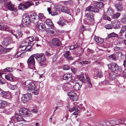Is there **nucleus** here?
I'll return each mask as SVG.
<instances>
[{"label":"nucleus","mask_w":126,"mask_h":126,"mask_svg":"<svg viewBox=\"0 0 126 126\" xmlns=\"http://www.w3.org/2000/svg\"><path fill=\"white\" fill-rule=\"evenodd\" d=\"M7 2V0H0V3L2 5H5Z\"/></svg>","instance_id":"50"},{"label":"nucleus","mask_w":126,"mask_h":126,"mask_svg":"<svg viewBox=\"0 0 126 126\" xmlns=\"http://www.w3.org/2000/svg\"><path fill=\"white\" fill-rule=\"evenodd\" d=\"M86 11H91L94 13L97 12L99 11L98 9L95 6L93 7L90 6L86 9Z\"/></svg>","instance_id":"20"},{"label":"nucleus","mask_w":126,"mask_h":126,"mask_svg":"<svg viewBox=\"0 0 126 126\" xmlns=\"http://www.w3.org/2000/svg\"><path fill=\"white\" fill-rule=\"evenodd\" d=\"M115 6L118 11H121L123 9V6L120 3H116L115 5Z\"/></svg>","instance_id":"27"},{"label":"nucleus","mask_w":126,"mask_h":126,"mask_svg":"<svg viewBox=\"0 0 126 126\" xmlns=\"http://www.w3.org/2000/svg\"><path fill=\"white\" fill-rule=\"evenodd\" d=\"M64 56L68 60H72V58L71 55L69 54V52L67 51L64 54Z\"/></svg>","instance_id":"33"},{"label":"nucleus","mask_w":126,"mask_h":126,"mask_svg":"<svg viewBox=\"0 0 126 126\" xmlns=\"http://www.w3.org/2000/svg\"><path fill=\"white\" fill-rule=\"evenodd\" d=\"M57 23L59 25L62 27L63 26L65 25L63 21L61 20H60L57 22Z\"/></svg>","instance_id":"43"},{"label":"nucleus","mask_w":126,"mask_h":126,"mask_svg":"<svg viewBox=\"0 0 126 126\" xmlns=\"http://www.w3.org/2000/svg\"><path fill=\"white\" fill-rule=\"evenodd\" d=\"M103 18L104 19L107 20L109 21H110L111 19L109 16L105 14L103 16Z\"/></svg>","instance_id":"48"},{"label":"nucleus","mask_w":126,"mask_h":126,"mask_svg":"<svg viewBox=\"0 0 126 126\" xmlns=\"http://www.w3.org/2000/svg\"><path fill=\"white\" fill-rule=\"evenodd\" d=\"M12 40V37H8L3 40L2 42V44L4 46H7L11 43Z\"/></svg>","instance_id":"17"},{"label":"nucleus","mask_w":126,"mask_h":126,"mask_svg":"<svg viewBox=\"0 0 126 126\" xmlns=\"http://www.w3.org/2000/svg\"><path fill=\"white\" fill-rule=\"evenodd\" d=\"M110 123L111 125H113L116 124V121H115L113 120H112L110 121Z\"/></svg>","instance_id":"63"},{"label":"nucleus","mask_w":126,"mask_h":126,"mask_svg":"<svg viewBox=\"0 0 126 126\" xmlns=\"http://www.w3.org/2000/svg\"><path fill=\"white\" fill-rule=\"evenodd\" d=\"M92 4H93L94 6H95L98 9H101L103 7V3L102 2H98L96 1H94L92 3Z\"/></svg>","instance_id":"22"},{"label":"nucleus","mask_w":126,"mask_h":126,"mask_svg":"<svg viewBox=\"0 0 126 126\" xmlns=\"http://www.w3.org/2000/svg\"><path fill=\"white\" fill-rule=\"evenodd\" d=\"M17 111L19 112V114L23 116L27 117L31 116L32 115L30 111L23 108H20Z\"/></svg>","instance_id":"4"},{"label":"nucleus","mask_w":126,"mask_h":126,"mask_svg":"<svg viewBox=\"0 0 126 126\" xmlns=\"http://www.w3.org/2000/svg\"><path fill=\"white\" fill-rule=\"evenodd\" d=\"M6 7L10 10L12 11L16 12V9L14 8V6L10 2H7L5 5Z\"/></svg>","instance_id":"18"},{"label":"nucleus","mask_w":126,"mask_h":126,"mask_svg":"<svg viewBox=\"0 0 126 126\" xmlns=\"http://www.w3.org/2000/svg\"><path fill=\"white\" fill-rule=\"evenodd\" d=\"M125 59L124 61V63L123 64V65H124L125 67V65H126V54L125 55Z\"/></svg>","instance_id":"64"},{"label":"nucleus","mask_w":126,"mask_h":126,"mask_svg":"<svg viewBox=\"0 0 126 126\" xmlns=\"http://www.w3.org/2000/svg\"><path fill=\"white\" fill-rule=\"evenodd\" d=\"M0 30L2 31H6L10 32L13 35L15 36L16 38H18L17 36L15 34H14L15 32V31L12 30L6 25L3 23H0Z\"/></svg>","instance_id":"3"},{"label":"nucleus","mask_w":126,"mask_h":126,"mask_svg":"<svg viewBox=\"0 0 126 126\" xmlns=\"http://www.w3.org/2000/svg\"><path fill=\"white\" fill-rule=\"evenodd\" d=\"M120 15V14L119 13H116L115 14H113L111 16L112 18L115 19L118 18Z\"/></svg>","instance_id":"40"},{"label":"nucleus","mask_w":126,"mask_h":126,"mask_svg":"<svg viewBox=\"0 0 126 126\" xmlns=\"http://www.w3.org/2000/svg\"><path fill=\"white\" fill-rule=\"evenodd\" d=\"M61 10L62 12H65L67 13H69V10L66 7H62L61 8Z\"/></svg>","instance_id":"39"},{"label":"nucleus","mask_w":126,"mask_h":126,"mask_svg":"<svg viewBox=\"0 0 126 126\" xmlns=\"http://www.w3.org/2000/svg\"><path fill=\"white\" fill-rule=\"evenodd\" d=\"M108 66L109 68L112 70L113 71H117L118 70H119V71H120L121 70L120 68L119 69V66L115 63H113L111 64H109Z\"/></svg>","instance_id":"11"},{"label":"nucleus","mask_w":126,"mask_h":126,"mask_svg":"<svg viewBox=\"0 0 126 126\" xmlns=\"http://www.w3.org/2000/svg\"><path fill=\"white\" fill-rule=\"evenodd\" d=\"M70 68V67L69 65H66L64 66L63 70H67L69 69Z\"/></svg>","instance_id":"51"},{"label":"nucleus","mask_w":126,"mask_h":126,"mask_svg":"<svg viewBox=\"0 0 126 126\" xmlns=\"http://www.w3.org/2000/svg\"><path fill=\"white\" fill-rule=\"evenodd\" d=\"M89 63V62L88 61H82L80 62L79 63L82 64H88Z\"/></svg>","instance_id":"56"},{"label":"nucleus","mask_w":126,"mask_h":126,"mask_svg":"<svg viewBox=\"0 0 126 126\" xmlns=\"http://www.w3.org/2000/svg\"><path fill=\"white\" fill-rule=\"evenodd\" d=\"M35 26L37 28H38L39 29L41 30L42 31H44L46 27L45 24L43 23H40L39 25H38V24L36 26L35 25Z\"/></svg>","instance_id":"25"},{"label":"nucleus","mask_w":126,"mask_h":126,"mask_svg":"<svg viewBox=\"0 0 126 126\" xmlns=\"http://www.w3.org/2000/svg\"><path fill=\"white\" fill-rule=\"evenodd\" d=\"M72 75L70 73H67L65 74L63 76V78L64 79L70 81L72 79Z\"/></svg>","instance_id":"23"},{"label":"nucleus","mask_w":126,"mask_h":126,"mask_svg":"<svg viewBox=\"0 0 126 126\" xmlns=\"http://www.w3.org/2000/svg\"><path fill=\"white\" fill-rule=\"evenodd\" d=\"M17 32V34L18 36L17 35H16H16H17L18 38H16V39H18V37H21L22 35V32L21 31H20L19 30H17L16 31ZM16 35V34H15Z\"/></svg>","instance_id":"44"},{"label":"nucleus","mask_w":126,"mask_h":126,"mask_svg":"<svg viewBox=\"0 0 126 126\" xmlns=\"http://www.w3.org/2000/svg\"><path fill=\"white\" fill-rule=\"evenodd\" d=\"M4 70L5 72H10L13 71V69L11 67H7L4 69Z\"/></svg>","instance_id":"46"},{"label":"nucleus","mask_w":126,"mask_h":126,"mask_svg":"<svg viewBox=\"0 0 126 126\" xmlns=\"http://www.w3.org/2000/svg\"><path fill=\"white\" fill-rule=\"evenodd\" d=\"M105 28L107 29H111L112 28V26L111 24H107L105 26Z\"/></svg>","instance_id":"47"},{"label":"nucleus","mask_w":126,"mask_h":126,"mask_svg":"<svg viewBox=\"0 0 126 126\" xmlns=\"http://www.w3.org/2000/svg\"><path fill=\"white\" fill-rule=\"evenodd\" d=\"M78 79L82 82H84L85 80L83 74H82L79 76L78 77Z\"/></svg>","instance_id":"38"},{"label":"nucleus","mask_w":126,"mask_h":126,"mask_svg":"<svg viewBox=\"0 0 126 126\" xmlns=\"http://www.w3.org/2000/svg\"><path fill=\"white\" fill-rule=\"evenodd\" d=\"M9 87L10 89L12 90H15L16 89L17 86L16 85H12L10 84Z\"/></svg>","instance_id":"45"},{"label":"nucleus","mask_w":126,"mask_h":126,"mask_svg":"<svg viewBox=\"0 0 126 126\" xmlns=\"http://www.w3.org/2000/svg\"><path fill=\"white\" fill-rule=\"evenodd\" d=\"M109 76L110 79L112 80L115 79L117 77L116 73L113 71L109 73Z\"/></svg>","instance_id":"26"},{"label":"nucleus","mask_w":126,"mask_h":126,"mask_svg":"<svg viewBox=\"0 0 126 126\" xmlns=\"http://www.w3.org/2000/svg\"><path fill=\"white\" fill-rule=\"evenodd\" d=\"M27 91L30 94L36 95L39 94V91L36 88L34 83L31 82L29 83L27 85Z\"/></svg>","instance_id":"2"},{"label":"nucleus","mask_w":126,"mask_h":126,"mask_svg":"<svg viewBox=\"0 0 126 126\" xmlns=\"http://www.w3.org/2000/svg\"><path fill=\"white\" fill-rule=\"evenodd\" d=\"M61 44V42L58 39L54 38L52 39L51 45L53 47H59Z\"/></svg>","instance_id":"13"},{"label":"nucleus","mask_w":126,"mask_h":126,"mask_svg":"<svg viewBox=\"0 0 126 126\" xmlns=\"http://www.w3.org/2000/svg\"><path fill=\"white\" fill-rule=\"evenodd\" d=\"M69 86L70 85L69 84L65 83L63 86V89L64 91L67 90L69 89Z\"/></svg>","instance_id":"36"},{"label":"nucleus","mask_w":126,"mask_h":126,"mask_svg":"<svg viewBox=\"0 0 126 126\" xmlns=\"http://www.w3.org/2000/svg\"><path fill=\"white\" fill-rule=\"evenodd\" d=\"M126 30V26H123L121 28L120 33H123Z\"/></svg>","instance_id":"49"},{"label":"nucleus","mask_w":126,"mask_h":126,"mask_svg":"<svg viewBox=\"0 0 126 126\" xmlns=\"http://www.w3.org/2000/svg\"><path fill=\"white\" fill-rule=\"evenodd\" d=\"M86 80L88 87L89 88H91L92 87V85L90 78L88 76L86 77Z\"/></svg>","instance_id":"32"},{"label":"nucleus","mask_w":126,"mask_h":126,"mask_svg":"<svg viewBox=\"0 0 126 126\" xmlns=\"http://www.w3.org/2000/svg\"><path fill=\"white\" fill-rule=\"evenodd\" d=\"M22 116L19 114V112L17 110H16L14 117H12L10 119L12 122H16V121H22L24 120Z\"/></svg>","instance_id":"6"},{"label":"nucleus","mask_w":126,"mask_h":126,"mask_svg":"<svg viewBox=\"0 0 126 126\" xmlns=\"http://www.w3.org/2000/svg\"><path fill=\"white\" fill-rule=\"evenodd\" d=\"M80 110V107L78 106H76L73 107L72 108L69 109L68 110L70 112L74 111L73 114L75 115H78V113L79 112Z\"/></svg>","instance_id":"12"},{"label":"nucleus","mask_w":126,"mask_h":126,"mask_svg":"<svg viewBox=\"0 0 126 126\" xmlns=\"http://www.w3.org/2000/svg\"><path fill=\"white\" fill-rule=\"evenodd\" d=\"M118 36V34L114 32H112L109 34L108 36L109 38H111L113 37H117Z\"/></svg>","instance_id":"37"},{"label":"nucleus","mask_w":126,"mask_h":126,"mask_svg":"<svg viewBox=\"0 0 126 126\" xmlns=\"http://www.w3.org/2000/svg\"><path fill=\"white\" fill-rule=\"evenodd\" d=\"M30 16L31 18V22L36 26L38 24L39 20H42L45 21L46 19V17L42 13H39L37 15L35 13H34L30 15Z\"/></svg>","instance_id":"1"},{"label":"nucleus","mask_w":126,"mask_h":126,"mask_svg":"<svg viewBox=\"0 0 126 126\" xmlns=\"http://www.w3.org/2000/svg\"><path fill=\"white\" fill-rule=\"evenodd\" d=\"M5 78L8 80L12 81V74H9L8 75H5Z\"/></svg>","instance_id":"34"},{"label":"nucleus","mask_w":126,"mask_h":126,"mask_svg":"<svg viewBox=\"0 0 126 126\" xmlns=\"http://www.w3.org/2000/svg\"><path fill=\"white\" fill-rule=\"evenodd\" d=\"M46 23L47 24L48 26H49L51 28H53L54 26H53V24L50 19H47L46 20Z\"/></svg>","instance_id":"29"},{"label":"nucleus","mask_w":126,"mask_h":126,"mask_svg":"<svg viewBox=\"0 0 126 126\" xmlns=\"http://www.w3.org/2000/svg\"><path fill=\"white\" fill-rule=\"evenodd\" d=\"M122 74L123 76L126 78V69H125L122 72Z\"/></svg>","instance_id":"61"},{"label":"nucleus","mask_w":126,"mask_h":126,"mask_svg":"<svg viewBox=\"0 0 126 126\" xmlns=\"http://www.w3.org/2000/svg\"><path fill=\"white\" fill-rule=\"evenodd\" d=\"M32 98V96L30 94H23L21 98L22 102L26 103Z\"/></svg>","instance_id":"9"},{"label":"nucleus","mask_w":126,"mask_h":126,"mask_svg":"<svg viewBox=\"0 0 126 126\" xmlns=\"http://www.w3.org/2000/svg\"><path fill=\"white\" fill-rule=\"evenodd\" d=\"M47 10L49 13V14H50L52 16H55L57 14V13L56 12H53L51 11V9L50 8L48 7Z\"/></svg>","instance_id":"35"},{"label":"nucleus","mask_w":126,"mask_h":126,"mask_svg":"<svg viewBox=\"0 0 126 126\" xmlns=\"http://www.w3.org/2000/svg\"><path fill=\"white\" fill-rule=\"evenodd\" d=\"M109 81L107 79H105L104 81H103L102 83L104 84H109Z\"/></svg>","instance_id":"59"},{"label":"nucleus","mask_w":126,"mask_h":126,"mask_svg":"<svg viewBox=\"0 0 126 126\" xmlns=\"http://www.w3.org/2000/svg\"><path fill=\"white\" fill-rule=\"evenodd\" d=\"M74 82H75V84L73 86L74 89L76 90H79L81 88L82 84H81L79 82H76V81Z\"/></svg>","instance_id":"24"},{"label":"nucleus","mask_w":126,"mask_h":126,"mask_svg":"<svg viewBox=\"0 0 126 126\" xmlns=\"http://www.w3.org/2000/svg\"><path fill=\"white\" fill-rule=\"evenodd\" d=\"M109 58L110 59H111L113 60H115L116 57L114 54H112L109 57Z\"/></svg>","instance_id":"52"},{"label":"nucleus","mask_w":126,"mask_h":126,"mask_svg":"<svg viewBox=\"0 0 126 126\" xmlns=\"http://www.w3.org/2000/svg\"><path fill=\"white\" fill-rule=\"evenodd\" d=\"M68 95L71 99L73 101H76L78 98V96L73 91H71L68 93Z\"/></svg>","instance_id":"16"},{"label":"nucleus","mask_w":126,"mask_h":126,"mask_svg":"<svg viewBox=\"0 0 126 126\" xmlns=\"http://www.w3.org/2000/svg\"><path fill=\"white\" fill-rule=\"evenodd\" d=\"M112 28L114 29L120 28L121 24L120 22L117 20H115L111 22Z\"/></svg>","instance_id":"15"},{"label":"nucleus","mask_w":126,"mask_h":126,"mask_svg":"<svg viewBox=\"0 0 126 126\" xmlns=\"http://www.w3.org/2000/svg\"><path fill=\"white\" fill-rule=\"evenodd\" d=\"M5 83V81L1 77H0V83L3 84Z\"/></svg>","instance_id":"58"},{"label":"nucleus","mask_w":126,"mask_h":126,"mask_svg":"<svg viewBox=\"0 0 126 126\" xmlns=\"http://www.w3.org/2000/svg\"><path fill=\"white\" fill-rule=\"evenodd\" d=\"M28 39L30 42H32L34 40V38L33 36L29 37H28Z\"/></svg>","instance_id":"57"},{"label":"nucleus","mask_w":126,"mask_h":126,"mask_svg":"<svg viewBox=\"0 0 126 126\" xmlns=\"http://www.w3.org/2000/svg\"><path fill=\"white\" fill-rule=\"evenodd\" d=\"M1 91V92L0 94L2 97L6 99H9L12 97V94L9 91H4L3 90Z\"/></svg>","instance_id":"10"},{"label":"nucleus","mask_w":126,"mask_h":126,"mask_svg":"<svg viewBox=\"0 0 126 126\" xmlns=\"http://www.w3.org/2000/svg\"><path fill=\"white\" fill-rule=\"evenodd\" d=\"M27 62L29 68L33 70L35 69V61L33 55H31L27 61Z\"/></svg>","instance_id":"5"},{"label":"nucleus","mask_w":126,"mask_h":126,"mask_svg":"<svg viewBox=\"0 0 126 126\" xmlns=\"http://www.w3.org/2000/svg\"><path fill=\"white\" fill-rule=\"evenodd\" d=\"M52 28H51V27H50V28L48 29V32L52 34L54 32Z\"/></svg>","instance_id":"60"},{"label":"nucleus","mask_w":126,"mask_h":126,"mask_svg":"<svg viewBox=\"0 0 126 126\" xmlns=\"http://www.w3.org/2000/svg\"><path fill=\"white\" fill-rule=\"evenodd\" d=\"M12 48H5L1 45H0V53H5L10 51Z\"/></svg>","instance_id":"19"},{"label":"nucleus","mask_w":126,"mask_h":126,"mask_svg":"<svg viewBox=\"0 0 126 126\" xmlns=\"http://www.w3.org/2000/svg\"><path fill=\"white\" fill-rule=\"evenodd\" d=\"M87 19L90 22H93L94 20V15L91 13H87L86 15Z\"/></svg>","instance_id":"21"},{"label":"nucleus","mask_w":126,"mask_h":126,"mask_svg":"<svg viewBox=\"0 0 126 126\" xmlns=\"http://www.w3.org/2000/svg\"><path fill=\"white\" fill-rule=\"evenodd\" d=\"M24 47H25V49L24 50L25 51H31L32 50V47H30V48H29L28 49H27L26 48V47H25V46H24Z\"/></svg>","instance_id":"55"},{"label":"nucleus","mask_w":126,"mask_h":126,"mask_svg":"<svg viewBox=\"0 0 126 126\" xmlns=\"http://www.w3.org/2000/svg\"><path fill=\"white\" fill-rule=\"evenodd\" d=\"M45 59L44 61H42L41 62H40L39 63H40L41 65L43 66H45L46 65V63L45 62Z\"/></svg>","instance_id":"54"},{"label":"nucleus","mask_w":126,"mask_h":126,"mask_svg":"<svg viewBox=\"0 0 126 126\" xmlns=\"http://www.w3.org/2000/svg\"><path fill=\"white\" fill-rule=\"evenodd\" d=\"M7 103L5 101L0 100V108H4L7 104Z\"/></svg>","instance_id":"30"},{"label":"nucleus","mask_w":126,"mask_h":126,"mask_svg":"<svg viewBox=\"0 0 126 126\" xmlns=\"http://www.w3.org/2000/svg\"><path fill=\"white\" fill-rule=\"evenodd\" d=\"M121 48L118 47H114V50H118L120 49H121Z\"/></svg>","instance_id":"62"},{"label":"nucleus","mask_w":126,"mask_h":126,"mask_svg":"<svg viewBox=\"0 0 126 126\" xmlns=\"http://www.w3.org/2000/svg\"><path fill=\"white\" fill-rule=\"evenodd\" d=\"M36 59L39 62L44 61L45 60V56L42 54H37L33 55Z\"/></svg>","instance_id":"14"},{"label":"nucleus","mask_w":126,"mask_h":126,"mask_svg":"<svg viewBox=\"0 0 126 126\" xmlns=\"http://www.w3.org/2000/svg\"><path fill=\"white\" fill-rule=\"evenodd\" d=\"M22 21L23 24L26 26L29 25L31 22L30 17L27 14L23 15Z\"/></svg>","instance_id":"8"},{"label":"nucleus","mask_w":126,"mask_h":126,"mask_svg":"<svg viewBox=\"0 0 126 126\" xmlns=\"http://www.w3.org/2000/svg\"><path fill=\"white\" fill-rule=\"evenodd\" d=\"M94 39L96 42L100 43H102L104 41L103 39L96 36L94 37Z\"/></svg>","instance_id":"28"},{"label":"nucleus","mask_w":126,"mask_h":126,"mask_svg":"<svg viewBox=\"0 0 126 126\" xmlns=\"http://www.w3.org/2000/svg\"><path fill=\"white\" fill-rule=\"evenodd\" d=\"M33 3L32 2H30L29 1L23 4L20 3L18 6V8L19 9H26L32 5Z\"/></svg>","instance_id":"7"},{"label":"nucleus","mask_w":126,"mask_h":126,"mask_svg":"<svg viewBox=\"0 0 126 126\" xmlns=\"http://www.w3.org/2000/svg\"><path fill=\"white\" fill-rule=\"evenodd\" d=\"M31 111L34 113H36L38 112V109L36 106H35L31 110Z\"/></svg>","instance_id":"42"},{"label":"nucleus","mask_w":126,"mask_h":126,"mask_svg":"<svg viewBox=\"0 0 126 126\" xmlns=\"http://www.w3.org/2000/svg\"><path fill=\"white\" fill-rule=\"evenodd\" d=\"M107 12L108 15L112 16V15L114 14V11L112 8H110L108 9Z\"/></svg>","instance_id":"31"},{"label":"nucleus","mask_w":126,"mask_h":126,"mask_svg":"<svg viewBox=\"0 0 126 126\" xmlns=\"http://www.w3.org/2000/svg\"><path fill=\"white\" fill-rule=\"evenodd\" d=\"M124 118H121L120 119L116 120V124H119L123 123V120H124Z\"/></svg>","instance_id":"41"},{"label":"nucleus","mask_w":126,"mask_h":126,"mask_svg":"<svg viewBox=\"0 0 126 126\" xmlns=\"http://www.w3.org/2000/svg\"><path fill=\"white\" fill-rule=\"evenodd\" d=\"M121 22L124 24H126V16L122 18L121 20Z\"/></svg>","instance_id":"53"}]
</instances>
